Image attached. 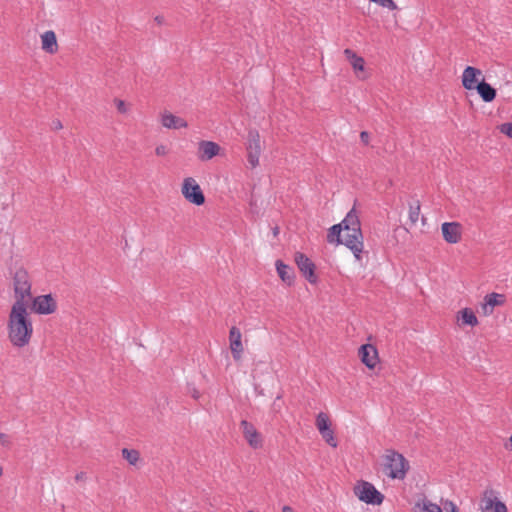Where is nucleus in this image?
I'll return each mask as SVG.
<instances>
[{
    "label": "nucleus",
    "instance_id": "obj_1",
    "mask_svg": "<svg viewBox=\"0 0 512 512\" xmlns=\"http://www.w3.org/2000/svg\"><path fill=\"white\" fill-rule=\"evenodd\" d=\"M327 241L345 245L353 252L358 261L361 260L364 248L363 235L359 215L354 207L347 213L341 223L333 225L329 229Z\"/></svg>",
    "mask_w": 512,
    "mask_h": 512
},
{
    "label": "nucleus",
    "instance_id": "obj_2",
    "mask_svg": "<svg viewBox=\"0 0 512 512\" xmlns=\"http://www.w3.org/2000/svg\"><path fill=\"white\" fill-rule=\"evenodd\" d=\"M33 335V324L28 306L12 304L7 320V337L15 348L27 346Z\"/></svg>",
    "mask_w": 512,
    "mask_h": 512
},
{
    "label": "nucleus",
    "instance_id": "obj_3",
    "mask_svg": "<svg viewBox=\"0 0 512 512\" xmlns=\"http://www.w3.org/2000/svg\"><path fill=\"white\" fill-rule=\"evenodd\" d=\"M32 283L28 272L24 268H19L13 276V290L15 301L13 304H22L28 306L32 299Z\"/></svg>",
    "mask_w": 512,
    "mask_h": 512
},
{
    "label": "nucleus",
    "instance_id": "obj_4",
    "mask_svg": "<svg viewBox=\"0 0 512 512\" xmlns=\"http://www.w3.org/2000/svg\"><path fill=\"white\" fill-rule=\"evenodd\" d=\"M409 469L405 457L395 450H387L384 455V471L391 479L403 480Z\"/></svg>",
    "mask_w": 512,
    "mask_h": 512
},
{
    "label": "nucleus",
    "instance_id": "obj_5",
    "mask_svg": "<svg viewBox=\"0 0 512 512\" xmlns=\"http://www.w3.org/2000/svg\"><path fill=\"white\" fill-rule=\"evenodd\" d=\"M354 494L360 501L367 504L379 505L384 496L369 482L360 481L354 486Z\"/></svg>",
    "mask_w": 512,
    "mask_h": 512
},
{
    "label": "nucleus",
    "instance_id": "obj_6",
    "mask_svg": "<svg viewBox=\"0 0 512 512\" xmlns=\"http://www.w3.org/2000/svg\"><path fill=\"white\" fill-rule=\"evenodd\" d=\"M183 197L191 204L201 206L205 203V196L201 187L193 177H187L183 180L181 186Z\"/></svg>",
    "mask_w": 512,
    "mask_h": 512
},
{
    "label": "nucleus",
    "instance_id": "obj_7",
    "mask_svg": "<svg viewBox=\"0 0 512 512\" xmlns=\"http://www.w3.org/2000/svg\"><path fill=\"white\" fill-rule=\"evenodd\" d=\"M261 151L262 147L258 131L250 130L247 139V160L251 168L258 166Z\"/></svg>",
    "mask_w": 512,
    "mask_h": 512
},
{
    "label": "nucleus",
    "instance_id": "obj_8",
    "mask_svg": "<svg viewBox=\"0 0 512 512\" xmlns=\"http://www.w3.org/2000/svg\"><path fill=\"white\" fill-rule=\"evenodd\" d=\"M32 309L40 315H49L56 311L57 302L51 294L40 295L32 299Z\"/></svg>",
    "mask_w": 512,
    "mask_h": 512
},
{
    "label": "nucleus",
    "instance_id": "obj_9",
    "mask_svg": "<svg viewBox=\"0 0 512 512\" xmlns=\"http://www.w3.org/2000/svg\"><path fill=\"white\" fill-rule=\"evenodd\" d=\"M483 79V73L479 68L467 66L462 73L461 82L466 90H475Z\"/></svg>",
    "mask_w": 512,
    "mask_h": 512
},
{
    "label": "nucleus",
    "instance_id": "obj_10",
    "mask_svg": "<svg viewBox=\"0 0 512 512\" xmlns=\"http://www.w3.org/2000/svg\"><path fill=\"white\" fill-rule=\"evenodd\" d=\"M295 262L303 274V276L310 282L316 283L317 276L315 275V265L314 263L303 253L297 252L295 254Z\"/></svg>",
    "mask_w": 512,
    "mask_h": 512
},
{
    "label": "nucleus",
    "instance_id": "obj_11",
    "mask_svg": "<svg viewBox=\"0 0 512 512\" xmlns=\"http://www.w3.org/2000/svg\"><path fill=\"white\" fill-rule=\"evenodd\" d=\"M221 147L213 141L202 140L198 143L197 158L200 161H209L217 155H220Z\"/></svg>",
    "mask_w": 512,
    "mask_h": 512
},
{
    "label": "nucleus",
    "instance_id": "obj_12",
    "mask_svg": "<svg viewBox=\"0 0 512 512\" xmlns=\"http://www.w3.org/2000/svg\"><path fill=\"white\" fill-rule=\"evenodd\" d=\"M442 236L449 244H456L462 237V225L459 222H445L441 225Z\"/></svg>",
    "mask_w": 512,
    "mask_h": 512
},
{
    "label": "nucleus",
    "instance_id": "obj_13",
    "mask_svg": "<svg viewBox=\"0 0 512 512\" xmlns=\"http://www.w3.org/2000/svg\"><path fill=\"white\" fill-rule=\"evenodd\" d=\"M242 433L249 446L253 449L262 447V437L253 424L246 420H242L240 423Z\"/></svg>",
    "mask_w": 512,
    "mask_h": 512
},
{
    "label": "nucleus",
    "instance_id": "obj_14",
    "mask_svg": "<svg viewBox=\"0 0 512 512\" xmlns=\"http://www.w3.org/2000/svg\"><path fill=\"white\" fill-rule=\"evenodd\" d=\"M241 338V331L237 327L233 326L229 331V342L232 356L236 361L241 359L244 350Z\"/></svg>",
    "mask_w": 512,
    "mask_h": 512
},
{
    "label": "nucleus",
    "instance_id": "obj_15",
    "mask_svg": "<svg viewBox=\"0 0 512 512\" xmlns=\"http://www.w3.org/2000/svg\"><path fill=\"white\" fill-rule=\"evenodd\" d=\"M359 357L361 361L370 369H373L378 362V353L371 344L362 345L359 348Z\"/></svg>",
    "mask_w": 512,
    "mask_h": 512
},
{
    "label": "nucleus",
    "instance_id": "obj_16",
    "mask_svg": "<svg viewBox=\"0 0 512 512\" xmlns=\"http://www.w3.org/2000/svg\"><path fill=\"white\" fill-rule=\"evenodd\" d=\"M160 122L167 129H180L188 126L185 119L178 117L168 111H164L160 115Z\"/></svg>",
    "mask_w": 512,
    "mask_h": 512
},
{
    "label": "nucleus",
    "instance_id": "obj_17",
    "mask_svg": "<svg viewBox=\"0 0 512 512\" xmlns=\"http://www.w3.org/2000/svg\"><path fill=\"white\" fill-rule=\"evenodd\" d=\"M505 302V296L503 294L498 293H490L487 294L484 298V303L482 305V310L485 315H490L493 313L494 307L501 306Z\"/></svg>",
    "mask_w": 512,
    "mask_h": 512
},
{
    "label": "nucleus",
    "instance_id": "obj_18",
    "mask_svg": "<svg viewBox=\"0 0 512 512\" xmlns=\"http://www.w3.org/2000/svg\"><path fill=\"white\" fill-rule=\"evenodd\" d=\"M480 509L482 512H507L506 505L496 497H484Z\"/></svg>",
    "mask_w": 512,
    "mask_h": 512
},
{
    "label": "nucleus",
    "instance_id": "obj_19",
    "mask_svg": "<svg viewBox=\"0 0 512 512\" xmlns=\"http://www.w3.org/2000/svg\"><path fill=\"white\" fill-rule=\"evenodd\" d=\"M41 44L45 52L49 54L56 53L58 51V44L55 32L52 30L45 31L41 35Z\"/></svg>",
    "mask_w": 512,
    "mask_h": 512
},
{
    "label": "nucleus",
    "instance_id": "obj_20",
    "mask_svg": "<svg viewBox=\"0 0 512 512\" xmlns=\"http://www.w3.org/2000/svg\"><path fill=\"white\" fill-rule=\"evenodd\" d=\"M276 270L283 282L291 285L294 281V270L292 267L284 264L281 260L276 261Z\"/></svg>",
    "mask_w": 512,
    "mask_h": 512
},
{
    "label": "nucleus",
    "instance_id": "obj_21",
    "mask_svg": "<svg viewBox=\"0 0 512 512\" xmlns=\"http://www.w3.org/2000/svg\"><path fill=\"white\" fill-rule=\"evenodd\" d=\"M475 90H477L484 102H492L496 97V90L489 83L485 82L484 79L478 83Z\"/></svg>",
    "mask_w": 512,
    "mask_h": 512
},
{
    "label": "nucleus",
    "instance_id": "obj_22",
    "mask_svg": "<svg viewBox=\"0 0 512 512\" xmlns=\"http://www.w3.org/2000/svg\"><path fill=\"white\" fill-rule=\"evenodd\" d=\"M344 55L356 73L364 71L365 61L363 57L358 56L353 50L349 48L344 50Z\"/></svg>",
    "mask_w": 512,
    "mask_h": 512
},
{
    "label": "nucleus",
    "instance_id": "obj_23",
    "mask_svg": "<svg viewBox=\"0 0 512 512\" xmlns=\"http://www.w3.org/2000/svg\"><path fill=\"white\" fill-rule=\"evenodd\" d=\"M458 320L461 321L462 325H469L472 327L478 325V319L470 308H464L459 311Z\"/></svg>",
    "mask_w": 512,
    "mask_h": 512
},
{
    "label": "nucleus",
    "instance_id": "obj_24",
    "mask_svg": "<svg viewBox=\"0 0 512 512\" xmlns=\"http://www.w3.org/2000/svg\"><path fill=\"white\" fill-rule=\"evenodd\" d=\"M414 512H443L442 508L427 499H423L415 504Z\"/></svg>",
    "mask_w": 512,
    "mask_h": 512
},
{
    "label": "nucleus",
    "instance_id": "obj_25",
    "mask_svg": "<svg viewBox=\"0 0 512 512\" xmlns=\"http://www.w3.org/2000/svg\"><path fill=\"white\" fill-rule=\"evenodd\" d=\"M122 457L130 464L136 465L140 460V453L135 449H122Z\"/></svg>",
    "mask_w": 512,
    "mask_h": 512
},
{
    "label": "nucleus",
    "instance_id": "obj_26",
    "mask_svg": "<svg viewBox=\"0 0 512 512\" xmlns=\"http://www.w3.org/2000/svg\"><path fill=\"white\" fill-rule=\"evenodd\" d=\"M316 427L319 432L325 431L330 428L329 417L327 414L321 412L316 417Z\"/></svg>",
    "mask_w": 512,
    "mask_h": 512
},
{
    "label": "nucleus",
    "instance_id": "obj_27",
    "mask_svg": "<svg viewBox=\"0 0 512 512\" xmlns=\"http://www.w3.org/2000/svg\"><path fill=\"white\" fill-rule=\"evenodd\" d=\"M420 215V203L419 201L415 202V206L410 205L409 209V220L414 225L417 223Z\"/></svg>",
    "mask_w": 512,
    "mask_h": 512
},
{
    "label": "nucleus",
    "instance_id": "obj_28",
    "mask_svg": "<svg viewBox=\"0 0 512 512\" xmlns=\"http://www.w3.org/2000/svg\"><path fill=\"white\" fill-rule=\"evenodd\" d=\"M321 434V436L323 437V439L332 447H336L337 446V441L334 437V432L331 428L325 430V431H321L319 432Z\"/></svg>",
    "mask_w": 512,
    "mask_h": 512
},
{
    "label": "nucleus",
    "instance_id": "obj_29",
    "mask_svg": "<svg viewBox=\"0 0 512 512\" xmlns=\"http://www.w3.org/2000/svg\"><path fill=\"white\" fill-rule=\"evenodd\" d=\"M371 2L378 4L383 8H387L389 10H396L398 6L393 0H372Z\"/></svg>",
    "mask_w": 512,
    "mask_h": 512
},
{
    "label": "nucleus",
    "instance_id": "obj_30",
    "mask_svg": "<svg viewBox=\"0 0 512 512\" xmlns=\"http://www.w3.org/2000/svg\"><path fill=\"white\" fill-rule=\"evenodd\" d=\"M499 130L501 133L505 134L506 136L512 139V122L500 125Z\"/></svg>",
    "mask_w": 512,
    "mask_h": 512
},
{
    "label": "nucleus",
    "instance_id": "obj_31",
    "mask_svg": "<svg viewBox=\"0 0 512 512\" xmlns=\"http://www.w3.org/2000/svg\"><path fill=\"white\" fill-rule=\"evenodd\" d=\"M443 508L445 512H460L457 505L450 500H446L443 502Z\"/></svg>",
    "mask_w": 512,
    "mask_h": 512
},
{
    "label": "nucleus",
    "instance_id": "obj_32",
    "mask_svg": "<svg viewBox=\"0 0 512 512\" xmlns=\"http://www.w3.org/2000/svg\"><path fill=\"white\" fill-rule=\"evenodd\" d=\"M115 105H116L118 112H120L122 114H125L128 112L127 104L123 100L116 99Z\"/></svg>",
    "mask_w": 512,
    "mask_h": 512
},
{
    "label": "nucleus",
    "instance_id": "obj_33",
    "mask_svg": "<svg viewBox=\"0 0 512 512\" xmlns=\"http://www.w3.org/2000/svg\"><path fill=\"white\" fill-rule=\"evenodd\" d=\"M169 153V149L166 145L160 144L155 148V154L157 156H166Z\"/></svg>",
    "mask_w": 512,
    "mask_h": 512
},
{
    "label": "nucleus",
    "instance_id": "obj_34",
    "mask_svg": "<svg viewBox=\"0 0 512 512\" xmlns=\"http://www.w3.org/2000/svg\"><path fill=\"white\" fill-rule=\"evenodd\" d=\"M0 444L4 447H10V445H11L10 436L5 433H0Z\"/></svg>",
    "mask_w": 512,
    "mask_h": 512
},
{
    "label": "nucleus",
    "instance_id": "obj_35",
    "mask_svg": "<svg viewBox=\"0 0 512 512\" xmlns=\"http://www.w3.org/2000/svg\"><path fill=\"white\" fill-rule=\"evenodd\" d=\"M360 139H361V142L364 144V145H368L369 144V140H370V135L368 132L366 131H362L360 133Z\"/></svg>",
    "mask_w": 512,
    "mask_h": 512
},
{
    "label": "nucleus",
    "instance_id": "obj_36",
    "mask_svg": "<svg viewBox=\"0 0 512 512\" xmlns=\"http://www.w3.org/2000/svg\"><path fill=\"white\" fill-rule=\"evenodd\" d=\"M189 392L194 399H198L200 397V392L194 387L191 388Z\"/></svg>",
    "mask_w": 512,
    "mask_h": 512
},
{
    "label": "nucleus",
    "instance_id": "obj_37",
    "mask_svg": "<svg viewBox=\"0 0 512 512\" xmlns=\"http://www.w3.org/2000/svg\"><path fill=\"white\" fill-rule=\"evenodd\" d=\"M53 127H54L55 129H62V128H63V125H62V123H61V121H60V120H55V121H53Z\"/></svg>",
    "mask_w": 512,
    "mask_h": 512
},
{
    "label": "nucleus",
    "instance_id": "obj_38",
    "mask_svg": "<svg viewBox=\"0 0 512 512\" xmlns=\"http://www.w3.org/2000/svg\"><path fill=\"white\" fill-rule=\"evenodd\" d=\"M159 25L164 23V17L163 16H156L154 19Z\"/></svg>",
    "mask_w": 512,
    "mask_h": 512
},
{
    "label": "nucleus",
    "instance_id": "obj_39",
    "mask_svg": "<svg viewBox=\"0 0 512 512\" xmlns=\"http://www.w3.org/2000/svg\"><path fill=\"white\" fill-rule=\"evenodd\" d=\"M282 512H294V510L290 506H284Z\"/></svg>",
    "mask_w": 512,
    "mask_h": 512
},
{
    "label": "nucleus",
    "instance_id": "obj_40",
    "mask_svg": "<svg viewBox=\"0 0 512 512\" xmlns=\"http://www.w3.org/2000/svg\"><path fill=\"white\" fill-rule=\"evenodd\" d=\"M83 477H84V473H79V474L76 475L75 478H76L77 481H80V480L83 479Z\"/></svg>",
    "mask_w": 512,
    "mask_h": 512
},
{
    "label": "nucleus",
    "instance_id": "obj_41",
    "mask_svg": "<svg viewBox=\"0 0 512 512\" xmlns=\"http://www.w3.org/2000/svg\"><path fill=\"white\" fill-rule=\"evenodd\" d=\"M278 233H279V228H278V227H275V228L273 229V234H274V236H277V235H278Z\"/></svg>",
    "mask_w": 512,
    "mask_h": 512
},
{
    "label": "nucleus",
    "instance_id": "obj_42",
    "mask_svg": "<svg viewBox=\"0 0 512 512\" xmlns=\"http://www.w3.org/2000/svg\"><path fill=\"white\" fill-rule=\"evenodd\" d=\"M2 475V467L0 466V476Z\"/></svg>",
    "mask_w": 512,
    "mask_h": 512
}]
</instances>
